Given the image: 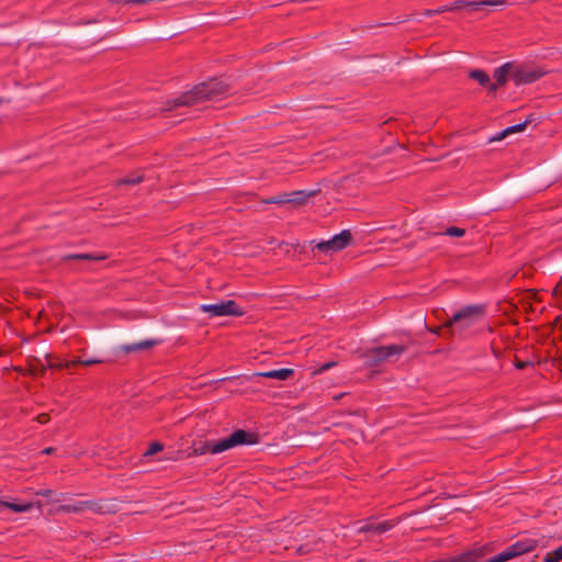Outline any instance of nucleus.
Returning a JSON list of instances; mask_svg holds the SVG:
<instances>
[{
	"mask_svg": "<svg viewBox=\"0 0 562 562\" xmlns=\"http://www.w3.org/2000/svg\"><path fill=\"white\" fill-rule=\"evenodd\" d=\"M396 525L395 520H385L381 522H374L371 520H367L362 526L359 527L358 532L361 533H373V535H382L389 530H391Z\"/></svg>",
	"mask_w": 562,
	"mask_h": 562,
	"instance_id": "obj_11",
	"label": "nucleus"
},
{
	"mask_svg": "<svg viewBox=\"0 0 562 562\" xmlns=\"http://www.w3.org/2000/svg\"><path fill=\"white\" fill-rule=\"evenodd\" d=\"M435 12H437V14L445 13V12H451L450 4L449 5H441V7L437 8V9H435Z\"/></svg>",
	"mask_w": 562,
	"mask_h": 562,
	"instance_id": "obj_36",
	"label": "nucleus"
},
{
	"mask_svg": "<svg viewBox=\"0 0 562 562\" xmlns=\"http://www.w3.org/2000/svg\"><path fill=\"white\" fill-rule=\"evenodd\" d=\"M525 128H526V122L518 123V124H515V125H512V126L505 128L496 137H493L492 139L501 140L504 137H506L507 135L513 134V133L522 132Z\"/></svg>",
	"mask_w": 562,
	"mask_h": 562,
	"instance_id": "obj_21",
	"label": "nucleus"
},
{
	"mask_svg": "<svg viewBox=\"0 0 562 562\" xmlns=\"http://www.w3.org/2000/svg\"><path fill=\"white\" fill-rule=\"evenodd\" d=\"M492 550L493 547L491 543L474 546L473 548L457 555L434 560L431 562H479L482 558L492 552Z\"/></svg>",
	"mask_w": 562,
	"mask_h": 562,
	"instance_id": "obj_7",
	"label": "nucleus"
},
{
	"mask_svg": "<svg viewBox=\"0 0 562 562\" xmlns=\"http://www.w3.org/2000/svg\"><path fill=\"white\" fill-rule=\"evenodd\" d=\"M7 506H8V505H7V502H5V501H1V499H0V514H2V513H3V510H5V509H7Z\"/></svg>",
	"mask_w": 562,
	"mask_h": 562,
	"instance_id": "obj_41",
	"label": "nucleus"
},
{
	"mask_svg": "<svg viewBox=\"0 0 562 562\" xmlns=\"http://www.w3.org/2000/svg\"><path fill=\"white\" fill-rule=\"evenodd\" d=\"M535 121V114H530L527 116V119L524 121L526 122V126Z\"/></svg>",
	"mask_w": 562,
	"mask_h": 562,
	"instance_id": "obj_40",
	"label": "nucleus"
},
{
	"mask_svg": "<svg viewBox=\"0 0 562 562\" xmlns=\"http://www.w3.org/2000/svg\"><path fill=\"white\" fill-rule=\"evenodd\" d=\"M468 9L471 11L483 10L486 7H503L507 4L506 0H479L468 1Z\"/></svg>",
	"mask_w": 562,
	"mask_h": 562,
	"instance_id": "obj_15",
	"label": "nucleus"
},
{
	"mask_svg": "<svg viewBox=\"0 0 562 562\" xmlns=\"http://www.w3.org/2000/svg\"><path fill=\"white\" fill-rule=\"evenodd\" d=\"M164 450V445L159 441H154L149 445L148 449L145 451V457L154 456Z\"/></svg>",
	"mask_w": 562,
	"mask_h": 562,
	"instance_id": "obj_25",
	"label": "nucleus"
},
{
	"mask_svg": "<svg viewBox=\"0 0 562 562\" xmlns=\"http://www.w3.org/2000/svg\"><path fill=\"white\" fill-rule=\"evenodd\" d=\"M35 361L40 364V368H37L36 366H32L30 369L31 374L34 376L44 375V373L46 372V367L42 364L41 360L35 359Z\"/></svg>",
	"mask_w": 562,
	"mask_h": 562,
	"instance_id": "obj_28",
	"label": "nucleus"
},
{
	"mask_svg": "<svg viewBox=\"0 0 562 562\" xmlns=\"http://www.w3.org/2000/svg\"><path fill=\"white\" fill-rule=\"evenodd\" d=\"M45 359L47 361V367L50 369H66L69 373H74L75 369L80 366H91L101 363L102 360L99 359H75L70 361H63L59 357H55L52 353H46Z\"/></svg>",
	"mask_w": 562,
	"mask_h": 562,
	"instance_id": "obj_8",
	"label": "nucleus"
},
{
	"mask_svg": "<svg viewBox=\"0 0 562 562\" xmlns=\"http://www.w3.org/2000/svg\"><path fill=\"white\" fill-rule=\"evenodd\" d=\"M390 23H381L380 25L382 26H385V25H389Z\"/></svg>",
	"mask_w": 562,
	"mask_h": 562,
	"instance_id": "obj_46",
	"label": "nucleus"
},
{
	"mask_svg": "<svg viewBox=\"0 0 562 562\" xmlns=\"http://www.w3.org/2000/svg\"><path fill=\"white\" fill-rule=\"evenodd\" d=\"M108 257L105 255L99 254H68L65 255L61 259L63 261H71V260H82V261H101L105 260Z\"/></svg>",
	"mask_w": 562,
	"mask_h": 562,
	"instance_id": "obj_16",
	"label": "nucleus"
},
{
	"mask_svg": "<svg viewBox=\"0 0 562 562\" xmlns=\"http://www.w3.org/2000/svg\"><path fill=\"white\" fill-rule=\"evenodd\" d=\"M37 420H38V423H41V424H45V423H47V422L49 420V415H48V414H45V413L40 414V415L37 416Z\"/></svg>",
	"mask_w": 562,
	"mask_h": 562,
	"instance_id": "obj_37",
	"label": "nucleus"
},
{
	"mask_svg": "<svg viewBox=\"0 0 562 562\" xmlns=\"http://www.w3.org/2000/svg\"><path fill=\"white\" fill-rule=\"evenodd\" d=\"M336 364H337V362H335V361L326 362L316 372H324V371L335 367Z\"/></svg>",
	"mask_w": 562,
	"mask_h": 562,
	"instance_id": "obj_34",
	"label": "nucleus"
},
{
	"mask_svg": "<svg viewBox=\"0 0 562 562\" xmlns=\"http://www.w3.org/2000/svg\"><path fill=\"white\" fill-rule=\"evenodd\" d=\"M55 451V448L53 447H47L43 450V453L45 454H52L53 452Z\"/></svg>",
	"mask_w": 562,
	"mask_h": 562,
	"instance_id": "obj_42",
	"label": "nucleus"
},
{
	"mask_svg": "<svg viewBox=\"0 0 562 562\" xmlns=\"http://www.w3.org/2000/svg\"><path fill=\"white\" fill-rule=\"evenodd\" d=\"M540 69H528L522 66L516 67L512 72V79L516 86L530 85L544 76Z\"/></svg>",
	"mask_w": 562,
	"mask_h": 562,
	"instance_id": "obj_10",
	"label": "nucleus"
},
{
	"mask_svg": "<svg viewBox=\"0 0 562 562\" xmlns=\"http://www.w3.org/2000/svg\"><path fill=\"white\" fill-rule=\"evenodd\" d=\"M144 180V176L142 173H131L124 178L119 179L115 182L116 187L121 186H135L140 183Z\"/></svg>",
	"mask_w": 562,
	"mask_h": 562,
	"instance_id": "obj_20",
	"label": "nucleus"
},
{
	"mask_svg": "<svg viewBox=\"0 0 562 562\" xmlns=\"http://www.w3.org/2000/svg\"><path fill=\"white\" fill-rule=\"evenodd\" d=\"M290 196H288L289 203H292L294 205H302L306 202L307 198L315 194L314 191L306 193L305 191H294L289 193Z\"/></svg>",
	"mask_w": 562,
	"mask_h": 562,
	"instance_id": "obj_19",
	"label": "nucleus"
},
{
	"mask_svg": "<svg viewBox=\"0 0 562 562\" xmlns=\"http://www.w3.org/2000/svg\"><path fill=\"white\" fill-rule=\"evenodd\" d=\"M58 513H81L85 512L83 501L76 502L74 504L60 505L57 508Z\"/></svg>",
	"mask_w": 562,
	"mask_h": 562,
	"instance_id": "obj_22",
	"label": "nucleus"
},
{
	"mask_svg": "<svg viewBox=\"0 0 562 562\" xmlns=\"http://www.w3.org/2000/svg\"><path fill=\"white\" fill-rule=\"evenodd\" d=\"M443 234L450 237H462L465 234V229L457 226H450L446 229Z\"/></svg>",
	"mask_w": 562,
	"mask_h": 562,
	"instance_id": "obj_27",
	"label": "nucleus"
},
{
	"mask_svg": "<svg viewBox=\"0 0 562 562\" xmlns=\"http://www.w3.org/2000/svg\"><path fill=\"white\" fill-rule=\"evenodd\" d=\"M468 77L472 80L477 81L482 88H485L487 83L491 81V77L483 69H471L468 74Z\"/></svg>",
	"mask_w": 562,
	"mask_h": 562,
	"instance_id": "obj_17",
	"label": "nucleus"
},
{
	"mask_svg": "<svg viewBox=\"0 0 562 562\" xmlns=\"http://www.w3.org/2000/svg\"><path fill=\"white\" fill-rule=\"evenodd\" d=\"M468 4L469 3L465 0H457L450 4L451 12L463 8H468Z\"/></svg>",
	"mask_w": 562,
	"mask_h": 562,
	"instance_id": "obj_31",
	"label": "nucleus"
},
{
	"mask_svg": "<svg viewBox=\"0 0 562 562\" xmlns=\"http://www.w3.org/2000/svg\"><path fill=\"white\" fill-rule=\"evenodd\" d=\"M259 442V435L254 431L245 430V429H236L228 437L220 439L217 441L214 440H200L193 441L191 446V452L188 453V457L191 456H202L207 452L212 454L222 453L226 450L238 446H251Z\"/></svg>",
	"mask_w": 562,
	"mask_h": 562,
	"instance_id": "obj_2",
	"label": "nucleus"
},
{
	"mask_svg": "<svg viewBox=\"0 0 562 562\" xmlns=\"http://www.w3.org/2000/svg\"><path fill=\"white\" fill-rule=\"evenodd\" d=\"M288 196H290L289 193L279 194L277 196H272L270 199L265 200L263 202L267 204H283L289 203Z\"/></svg>",
	"mask_w": 562,
	"mask_h": 562,
	"instance_id": "obj_26",
	"label": "nucleus"
},
{
	"mask_svg": "<svg viewBox=\"0 0 562 562\" xmlns=\"http://www.w3.org/2000/svg\"><path fill=\"white\" fill-rule=\"evenodd\" d=\"M486 315V304H471L465 305L451 316L449 321L443 324L446 328L457 327L464 330L474 324L482 321Z\"/></svg>",
	"mask_w": 562,
	"mask_h": 562,
	"instance_id": "obj_3",
	"label": "nucleus"
},
{
	"mask_svg": "<svg viewBox=\"0 0 562 562\" xmlns=\"http://www.w3.org/2000/svg\"><path fill=\"white\" fill-rule=\"evenodd\" d=\"M101 31L100 27H94V29H89V30H82V31H79L76 33V36L78 37H88V36H92V35H95L97 33H99Z\"/></svg>",
	"mask_w": 562,
	"mask_h": 562,
	"instance_id": "obj_30",
	"label": "nucleus"
},
{
	"mask_svg": "<svg viewBox=\"0 0 562 562\" xmlns=\"http://www.w3.org/2000/svg\"><path fill=\"white\" fill-rule=\"evenodd\" d=\"M200 310L213 317L243 316L245 311L234 300L221 301L214 304H202Z\"/></svg>",
	"mask_w": 562,
	"mask_h": 562,
	"instance_id": "obj_5",
	"label": "nucleus"
},
{
	"mask_svg": "<svg viewBox=\"0 0 562 562\" xmlns=\"http://www.w3.org/2000/svg\"><path fill=\"white\" fill-rule=\"evenodd\" d=\"M507 558L506 555L504 554V552H499L497 553L496 555L490 558L488 560L484 561V562H507Z\"/></svg>",
	"mask_w": 562,
	"mask_h": 562,
	"instance_id": "obj_32",
	"label": "nucleus"
},
{
	"mask_svg": "<svg viewBox=\"0 0 562 562\" xmlns=\"http://www.w3.org/2000/svg\"><path fill=\"white\" fill-rule=\"evenodd\" d=\"M501 86H496V82H493L492 80L487 83V86L485 87V89H487V92L490 95H493V97H496V92H497V89L499 88Z\"/></svg>",
	"mask_w": 562,
	"mask_h": 562,
	"instance_id": "obj_33",
	"label": "nucleus"
},
{
	"mask_svg": "<svg viewBox=\"0 0 562 562\" xmlns=\"http://www.w3.org/2000/svg\"><path fill=\"white\" fill-rule=\"evenodd\" d=\"M515 68L512 63H505L502 66L497 67L493 71V78L495 79L496 86L504 87L508 79L512 78V72Z\"/></svg>",
	"mask_w": 562,
	"mask_h": 562,
	"instance_id": "obj_12",
	"label": "nucleus"
},
{
	"mask_svg": "<svg viewBox=\"0 0 562 562\" xmlns=\"http://www.w3.org/2000/svg\"><path fill=\"white\" fill-rule=\"evenodd\" d=\"M352 241V235L349 229H344L329 240L316 243L313 249L323 252H337L348 247Z\"/></svg>",
	"mask_w": 562,
	"mask_h": 562,
	"instance_id": "obj_6",
	"label": "nucleus"
},
{
	"mask_svg": "<svg viewBox=\"0 0 562 562\" xmlns=\"http://www.w3.org/2000/svg\"><path fill=\"white\" fill-rule=\"evenodd\" d=\"M54 494H55V492L52 490H42V491L37 492V495H41V496L47 497V498L52 497Z\"/></svg>",
	"mask_w": 562,
	"mask_h": 562,
	"instance_id": "obj_35",
	"label": "nucleus"
},
{
	"mask_svg": "<svg viewBox=\"0 0 562 562\" xmlns=\"http://www.w3.org/2000/svg\"><path fill=\"white\" fill-rule=\"evenodd\" d=\"M423 14H424L425 16H432V15L437 14V12H435V9H434V10H432V9H426V10L423 12Z\"/></svg>",
	"mask_w": 562,
	"mask_h": 562,
	"instance_id": "obj_39",
	"label": "nucleus"
},
{
	"mask_svg": "<svg viewBox=\"0 0 562 562\" xmlns=\"http://www.w3.org/2000/svg\"><path fill=\"white\" fill-rule=\"evenodd\" d=\"M560 319H562V316H558L554 321V323L557 324Z\"/></svg>",
	"mask_w": 562,
	"mask_h": 562,
	"instance_id": "obj_45",
	"label": "nucleus"
},
{
	"mask_svg": "<svg viewBox=\"0 0 562 562\" xmlns=\"http://www.w3.org/2000/svg\"><path fill=\"white\" fill-rule=\"evenodd\" d=\"M231 86L225 81L213 77L206 81L195 85L192 89L181 93L179 97L167 100L162 111L170 112L180 106H193L205 101L217 100L227 95Z\"/></svg>",
	"mask_w": 562,
	"mask_h": 562,
	"instance_id": "obj_1",
	"label": "nucleus"
},
{
	"mask_svg": "<svg viewBox=\"0 0 562 562\" xmlns=\"http://www.w3.org/2000/svg\"><path fill=\"white\" fill-rule=\"evenodd\" d=\"M102 38H104V35H102V36H98V37H94V38H93V42H99V41H101Z\"/></svg>",
	"mask_w": 562,
	"mask_h": 562,
	"instance_id": "obj_44",
	"label": "nucleus"
},
{
	"mask_svg": "<svg viewBox=\"0 0 562 562\" xmlns=\"http://www.w3.org/2000/svg\"><path fill=\"white\" fill-rule=\"evenodd\" d=\"M85 510H90L97 514L109 513L108 506L102 501H83Z\"/></svg>",
	"mask_w": 562,
	"mask_h": 562,
	"instance_id": "obj_18",
	"label": "nucleus"
},
{
	"mask_svg": "<svg viewBox=\"0 0 562 562\" xmlns=\"http://www.w3.org/2000/svg\"><path fill=\"white\" fill-rule=\"evenodd\" d=\"M7 509H11L13 510L14 513H24V512H27L32 508V505L31 504H16V503H11V502H7Z\"/></svg>",
	"mask_w": 562,
	"mask_h": 562,
	"instance_id": "obj_24",
	"label": "nucleus"
},
{
	"mask_svg": "<svg viewBox=\"0 0 562 562\" xmlns=\"http://www.w3.org/2000/svg\"><path fill=\"white\" fill-rule=\"evenodd\" d=\"M2 102H3V99H2V98H0V105L2 104Z\"/></svg>",
	"mask_w": 562,
	"mask_h": 562,
	"instance_id": "obj_47",
	"label": "nucleus"
},
{
	"mask_svg": "<svg viewBox=\"0 0 562 562\" xmlns=\"http://www.w3.org/2000/svg\"><path fill=\"white\" fill-rule=\"evenodd\" d=\"M258 376L267 378V379H277L281 381H285L294 375V370L289 368H282L277 370H270L265 372L256 373Z\"/></svg>",
	"mask_w": 562,
	"mask_h": 562,
	"instance_id": "obj_14",
	"label": "nucleus"
},
{
	"mask_svg": "<svg viewBox=\"0 0 562 562\" xmlns=\"http://www.w3.org/2000/svg\"><path fill=\"white\" fill-rule=\"evenodd\" d=\"M562 561V546L548 552L543 559V562H560Z\"/></svg>",
	"mask_w": 562,
	"mask_h": 562,
	"instance_id": "obj_23",
	"label": "nucleus"
},
{
	"mask_svg": "<svg viewBox=\"0 0 562 562\" xmlns=\"http://www.w3.org/2000/svg\"><path fill=\"white\" fill-rule=\"evenodd\" d=\"M159 342H160V340H158V339H146V340L135 342V344L123 345L120 347V351H122L124 353H131V352L147 350V349L156 347L157 345H159Z\"/></svg>",
	"mask_w": 562,
	"mask_h": 562,
	"instance_id": "obj_13",
	"label": "nucleus"
},
{
	"mask_svg": "<svg viewBox=\"0 0 562 562\" xmlns=\"http://www.w3.org/2000/svg\"><path fill=\"white\" fill-rule=\"evenodd\" d=\"M407 350L405 345L379 346L368 349L363 355V362L367 367L373 368L380 366L392 357H400Z\"/></svg>",
	"mask_w": 562,
	"mask_h": 562,
	"instance_id": "obj_4",
	"label": "nucleus"
},
{
	"mask_svg": "<svg viewBox=\"0 0 562 562\" xmlns=\"http://www.w3.org/2000/svg\"><path fill=\"white\" fill-rule=\"evenodd\" d=\"M65 496H66V494H65V493H60V494L58 495V497H57V498H55V499H53V501H54V502H60L61 499H64V498H65Z\"/></svg>",
	"mask_w": 562,
	"mask_h": 562,
	"instance_id": "obj_43",
	"label": "nucleus"
},
{
	"mask_svg": "<svg viewBox=\"0 0 562 562\" xmlns=\"http://www.w3.org/2000/svg\"><path fill=\"white\" fill-rule=\"evenodd\" d=\"M537 547V539L524 538L507 547L503 552L506 555L507 560L509 561L514 558L533 551Z\"/></svg>",
	"mask_w": 562,
	"mask_h": 562,
	"instance_id": "obj_9",
	"label": "nucleus"
},
{
	"mask_svg": "<svg viewBox=\"0 0 562 562\" xmlns=\"http://www.w3.org/2000/svg\"><path fill=\"white\" fill-rule=\"evenodd\" d=\"M514 366L516 369L518 370H524L526 368H529V367H533V361L531 360H519L517 357L515 358V361H514Z\"/></svg>",
	"mask_w": 562,
	"mask_h": 562,
	"instance_id": "obj_29",
	"label": "nucleus"
},
{
	"mask_svg": "<svg viewBox=\"0 0 562 562\" xmlns=\"http://www.w3.org/2000/svg\"><path fill=\"white\" fill-rule=\"evenodd\" d=\"M426 327H427V329H428L430 333H432V334H435V335H438V336L440 335L441 327H428V326H426Z\"/></svg>",
	"mask_w": 562,
	"mask_h": 562,
	"instance_id": "obj_38",
	"label": "nucleus"
}]
</instances>
